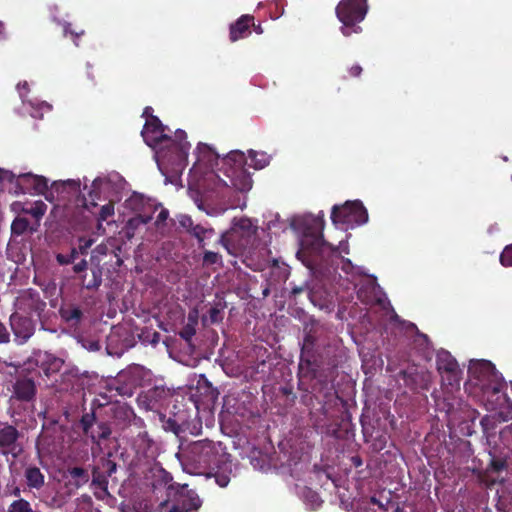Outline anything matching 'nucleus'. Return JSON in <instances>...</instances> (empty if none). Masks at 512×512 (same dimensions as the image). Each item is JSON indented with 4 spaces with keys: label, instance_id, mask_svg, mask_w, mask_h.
Returning a JSON list of instances; mask_svg holds the SVG:
<instances>
[{
    "label": "nucleus",
    "instance_id": "1",
    "mask_svg": "<svg viewBox=\"0 0 512 512\" xmlns=\"http://www.w3.org/2000/svg\"><path fill=\"white\" fill-rule=\"evenodd\" d=\"M196 162L189 172L190 196L200 210L213 214L205 207L204 202L194 191L205 189L214 191L219 197L231 201V208L244 209L245 198L238 194H246L252 188V178L244 169L245 165L260 170L267 167L272 155L264 151L248 150L247 155L240 150H232L220 156L212 147L199 143L196 147Z\"/></svg>",
    "mask_w": 512,
    "mask_h": 512
},
{
    "label": "nucleus",
    "instance_id": "2",
    "mask_svg": "<svg viewBox=\"0 0 512 512\" xmlns=\"http://www.w3.org/2000/svg\"><path fill=\"white\" fill-rule=\"evenodd\" d=\"M4 182L10 192L18 194L43 195L53 204L54 219L63 223H78L85 217L86 202L81 194L79 179L58 180L51 183L46 177L32 172L5 170Z\"/></svg>",
    "mask_w": 512,
    "mask_h": 512
},
{
    "label": "nucleus",
    "instance_id": "3",
    "mask_svg": "<svg viewBox=\"0 0 512 512\" xmlns=\"http://www.w3.org/2000/svg\"><path fill=\"white\" fill-rule=\"evenodd\" d=\"M169 129L160 120L151 116L146 120L141 132L145 143L154 150V158L163 175L181 174L187 165L190 143L186 141V132L176 130L174 139L168 136Z\"/></svg>",
    "mask_w": 512,
    "mask_h": 512
},
{
    "label": "nucleus",
    "instance_id": "4",
    "mask_svg": "<svg viewBox=\"0 0 512 512\" xmlns=\"http://www.w3.org/2000/svg\"><path fill=\"white\" fill-rule=\"evenodd\" d=\"M177 456L187 473L214 477L218 486H228L232 463L230 455L220 443L209 440L196 441L183 448Z\"/></svg>",
    "mask_w": 512,
    "mask_h": 512
},
{
    "label": "nucleus",
    "instance_id": "5",
    "mask_svg": "<svg viewBox=\"0 0 512 512\" xmlns=\"http://www.w3.org/2000/svg\"><path fill=\"white\" fill-rule=\"evenodd\" d=\"M356 288L358 299L366 306H369L363 318L366 319L370 326L375 327L379 322L374 317V313L377 310H381L385 316H389L391 322H401L400 317L378 285L376 277L363 274L361 267L354 265V290Z\"/></svg>",
    "mask_w": 512,
    "mask_h": 512
},
{
    "label": "nucleus",
    "instance_id": "6",
    "mask_svg": "<svg viewBox=\"0 0 512 512\" xmlns=\"http://www.w3.org/2000/svg\"><path fill=\"white\" fill-rule=\"evenodd\" d=\"M79 180L82 183L81 194L85 199L87 208L85 211V217L78 223H69L72 226L80 225L88 218L87 213L89 210V204L85 195L83 194L84 190H87L88 197L91 200L90 205L95 207L97 205V201L100 200H117L120 196V193L127 186L126 180L118 172L115 171L98 175L91 182L90 186H88L89 180L87 177H84L83 180Z\"/></svg>",
    "mask_w": 512,
    "mask_h": 512
},
{
    "label": "nucleus",
    "instance_id": "7",
    "mask_svg": "<svg viewBox=\"0 0 512 512\" xmlns=\"http://www.w3.org/2000/svg\"><path fill=\"white\" fill-rule=\"evenodd\" d=\"M257 230V224L251 219L235 218L231 229L222 234L220 243L229 254L245 257V261H249L251 249L256 242Z\"/></svg>",
    "mask_w": 512,
    "mask_h": 512
},
{
    "label": "nucleus",
    "instance_id": "8",
    "mask_svg": "<svg viewBox=\"0 0 512 512\" xmlns=\"http://www.w3.org/2000/svg\"><path fill=\"white\" fill-rule=\"evenodd\" d=\"M468 372L473 378L478 380L483 395L486 397L487 401L492 404V409L504 405L507 401V396L503 392L505 383L503 380L498 379L495 367L490 361H472Z\"/></svg>",
    "mask_w": 512,
    "mask_h": 512
},
{
    "label": "nucleus",
    "instance_id": "9",
    "mask_svg": "<svg viewBox=\"0 0 512 512\" xmlns=\"http://www.w3.org/2000/svg\"><path fill=\"white\" fill-rule=\"evenodd\" d=\"M159 207L160 205L152 199L141 193L133 192L123 203V214H133L127 221L128 231L134 233L141 226L146 225Z\"/></svg>",
    "mask_w": 512,
    "mask_h": 512
},
{
    "label": "nucleus",
    "instance_id": "10",
    "mask_svg": "<svg viewBox=\"0 0 512 512\" xmlns=\"http://www.w3.org/2000/svg\"><path fill=\"white\" fill-rule=\"evenodd\" d=\"M151 376L149 370L134 364L121 370L109 383V388L120 396L131 397L137 387L144 386L151 380Z\"/></svg>",
    "mask_w": 512,
    "mask_h": 512
},
{
    "label": "nucleus",
    "instance_id": "11",
    "mask_svg": "<svg viewBox=\"0 0 512 512\" xmlns=\"http://www.w3.org/2000/svg\"><path fill=\"white\" fill-rule=\"evenodd\" d=\"M16 90L23 106L29 111L31 117L41 119L44 114L52 111V105L50 103L38 99L27 98L30 92V84L27 81H20L16 85Z\"/></svg>",
    "mask_w": 512,
    "mask_h": 512
},
{
    "label": "nucleus",
    "instance_id": "12",
    "mask_svg": "<svg viewBox=\"0 0 512 512\" xmlns=\"http://www.w3.org/2000/svg\"><path fill=\"white\" fill-rule=\"evenodd\" d=\"M399 376L403 380L406 387L413 392L427 391L430 388L432 382V375L425 369H419L417 367H409L406 370H402Z\"/></svg>",
    "mask_w": 512,
    "mask_h": 512
},
{
    "label": "nucleus",
    "instance_id": "13",
    "mask_svg": "<svg viewBox=\"0 0 512 512\" xmlns=\"http://www.w3.org/2000/svg\"><path fill=\"white\" fill-rule=\"evenodd\" d=\"M202 501L193 490L183 486L176 493L175 504L167 507V512H197Z\"/></svg>",
    "mask_w": 512,
    "mask_h": 512
},
{
    "label": "nucleus",
    "instance_id": "14",
    "mask_svg": "<svg viewBox=\"0 0 512 512\" xmlns=\"http://www.w3.org/2000/svg\"><path fill=\"white\" fill-rule=\"evenodd\" d=\"M169 396V390L163 386H154L142 391L137 397L138 406L146 411H157Z\"/></svg>",
    "mask_w": 512,
    "mask_h": 512
},
{
    "label": "nucleus",
    "instance_id": "15",
    "mask_svg": "<svg viewBox=\"0 0 512 512\" xmlns=\"http://www.w3.org/2000/svg\"><path fill=\"white\" fill-rule=\"evenodd\" d=\"M10 325L14 333V340L18 344L25 343L34 332L32 321L28 317L20 315L19 312L11 315Z\"/></svg>",
    "mask_w": 512,
    "mask_h": 512
},
{
    "label": "nucleus",
    "instance_id": "16",
    "mask_svg": "<svg viewBox=\"0 0 512 512\" xmlns=\"http://www.w3.org/2000/svg\"><path fill=\"white\" fill-rule=\"evenodd\" d=\"M360 422L363 428V434L365 437H370L374 440H376L378 443L374 444V447L377 450H382L385 447L386 444V437H385V424L382 425L380 418H377L375 420L376 425L371 424L370 419L367 415H362L360 418Z\"/></svg>",
    "mask_w": 512,
    "mask_h": 512
},
{
    "label": "nucleus",
    "instance_id": "17",
    "mask_svg": "<svg viewBox=\"0 0 512 512\" xmlns=\"http://www.w3.org/2000/svg\"><path fill=\"white\" fill-rule=\"evenodd\" d=\"M331 219L337 229L346 232L352 222V201L347 200L342 205H335L332 209Z\"/></svg>",
    "mask_w": 512,
    "mask_h": 512
},
{
    "label": "nucleus",
    "instance_id": "18",
    "mask_svg": "<svg viewBox=\"0 0 512 512\" xmlns=\"http://www.w3.org/2000/svg\"><path fill=\"white\" fill-rule=\"evenodd\" d=\"M17 430L12 426L0 430V447L5 455L17 457L21 452V446L17 443Z\"/></svg>",
    "mask_w": 512,
    "mask_h": 512
},
{
    "label": "nucleus",
    "instance_id": "19",
    "mask_svg": "<svg viewBox=\"0 0 512 512\" xmlns=\"http://www.w3.org/2000/svg\"><path fill=\"white\" fill-rule=\"evenodd\" d=\"M335 487V500L334 503L347 511L351 512L352 508V494L350 492V485L348 479H337L333 481Z\"/></svg>",
    "mask_w": 512,
    "mask_h": 512
},
{
    "label": "nucleus",
    "instance_id": "20",
    "mask_svg": "<svg viewBox=\"0 0 512 512\" xmlns=\"http://www.w3.org/2000/svg\"><path fill=\"white\" fill-rule=\"evenodd\" d=\"M336 17L342 24L340 30L344 36L352 33V0H341L335 9Z\"/></svg>",
    "mask_w": 512,
    "mask_h": 512
},
{
    "label": "nucleus",
    "instance_id": "21",
    "mask_svg": "<svg viewBox=\"0 0 512 512\" xmlns=\"http://www.w3.org/2000/svg\"><path fill=\"white\" fill-rule=\"evenodd\" d=\"M437 369L439 372L448 373L454 380L459 372V366L456 359L450 352L441 350L436 357Z\"/></svg>",
    "mask_w": 512,
    "mask_h": 512
},
{
    "label": "nucleus",
    "instance_id": "22",
    "mask_svg": "<svg viewBox=\"0 0 512 512\" xmlns=\"http://www.w3.org/2000/svg\"><path fill=\"white\" fill-rule=\"evenodd\" d=\"M349 242L348 235H345V239L339 241V244L334 248L335 257L339 260L337 265H341V269L346 273L350 274L352 271V264L349 258Z\"/></svg>",
    "mask_w": 512,
    "mask_h": 512
},
{
    "label": "nucleus",
    "instance_id": "23",
    "mask_svg": "<svg viewBox=\"0 0 512 512\" xmlns=\"http://www.w3.org/2000/svg\"><path fill=\"white\" fill-rule=\"evenodd\" d=\"M15 305L17 310L26 312L27 310L39 311L45 304L39 300L38 295L26 291L17 298Z\"/></svg>",
    "mask_w": 512,
    "mask_h": 512
},
{
    "label": "nucleus",
    "instance_id": "24",
    "mask_svg": "<svg viewBox=\"0 0 512 512\" xmlns=\"http://www.w3.org/2000/svg\"><path fill=\"white\" fill-rule=\"evenodd\" d=\"M90 422L91 420L88 415L84 416L81 420V424L83 426L85 434L89 436L94 442L100 439H105L110 435L111 431L106 425L98 424L97 431H95Z\"/></svg>",
    "mask_w": 512,
    "mask_h": 512
},
{
    "label": "nucleus",
    "instance_id": "25",
    "mask_svg": "<svg viewBox=\"0 0 512 512\" xmlns=\"http://www.w3.org/2000/svg\"><path fill=\"white\" fill-rule=\"evenodd\" d=\"M36 361L41 364L46 375L57 372L63 365V360L48 352H40Z\"/></svg>",
    "mask_w": 512,
    "mask_h": 512
},
{
    "label": "nucleus",
    "instance_id": "26",
    "mask_svg": "<svg viewBox=\"0 0 512 512\" xmlns=\"http://www.w3.org/2000/svg\"><path fill=\"white\" fill-rule=\"evenodd\" d=\"M253 17L249 15L241 16L234 24L230 26V40L236 42L241 38H244Z\"/></svg>",
    "mask_w": 512,
    "mask_h": 512
},
{
    "label": "nucleus",
    "instance_id": "27",
    "mask_svg": "<svg viewBox=\"0 0 512 512\" xmlns=\"http://www.w3.org/2000/svg\"><path fill=\"white\" fill-rule=\"evenodd\" d=\"M25 479L29 488L40 489L45 483L44 474L38 467L29 466L25 469Z\"/></svg>",
    "mask_w": 512,
    "mask_h": 512
},
{
    "label": "nucleus",
    "instance_id": "28",
    "mask_svg": "<svg viewBox=\"0 0 512 512\" xmlns=\"http://www.w3.org/2000/svg\"><path fill=\"white\" fill-rule=\"evenodd\" d=\"M14 391L17 398L30 400L35 393L34 383L31 380L18 381L15 384Z\"/></svg>",
    "mask_w": 512,
    "mask_h": 512
},
{
    "label": "nucleus",
    "instance_id": "29",
    "mask_svg": "<svg viewBox=\"0 0 512 512\" xmlns=\"http://www.w3.org/2000/svg\"><path fill=\"white\" fill-rule=\"evenodd\" d=\"M368 11L367 0H354V34L361 32V27L356 23L361 22Z\"/></svg>",
    "mask_w": 512,
    "mask_h": 512
},
{
    "label": "nucleus",
    "instance_id": "30",
    "mask_svg": "<svg viewBox=\"0 0 512 512\" xmlns=\"http://www.w3.org/2000/svg\"><path fill=\"white\" fill-rule=\"evenodd\" d=\"M301 498H302L303 502L305 503L306 507L310 510H316L322 504V500L319 497V495L315 491H313L309 488H304L302 490Z\"/></svg>",
    "mask_w": 512,
    "mask_h": 512
},
{
    "label": "nucleus",
    "instance_id": "31",
    "mask_svg": "<svg viewBox=\"0 0 512 512\" xmlns=\"http://www.w3.org/2000/svg\"><path fill=\"white\" fill-rule=\"evenodd\" d=\"M47 211V205L42 200L28 201L26 214L31 215L37 222Z\"/></svg>",
    "mask_w": 512,
    "mask_h": 512
},
{
    "label": "nucleus",
    "instance_id": "32",
    "mask_svg": "<svg viewBox=\"0 0 512 512\" xmlns=\"http://www.w3.org/2000/svg\"><path fill=\"white\" fill-rule=\"evenodd\" d=\"M60 315L66 322L76 324L80 321L82 317V312L78 307L68 305L60 309Z\"/></svg>",
    "mask_w": 512,
    "mask_h": 512
},
{
    "label": "nucleus",
    "instance_id": "33",
    "mask_svg": "<svg viewBox=\"0 0 512 512\" xmlns=\"http://www.w3.org/2000/svg\"><path fill=\"white\" fill-rule=\"evenodd\" d=\"M369 220L368 211L362 201L354 199V225L366 224Z\"/></svg>",
    "mask_w": 512,
    "mask_h": 512
},
{
    "label": "nucleus",
    "instance_id": "34",
    "mask_svg": "<svg viewBox=\"0 0 512 512\" xmlns=\"http://www.w3.org/2000/svg\"><path fill=\"white\" fill-rule=\"evenodd\" d=\"M168 218H169L168 210L161 208V210L158 213V215L155 219V222H154V226H155L157 233L164 235L168 231V226H169Z\"/></svg>",
    "mask_w": 512,
    "mask_h": 512
},
{
    "label": "nucleus",
    "instance_id": "35",
    "mask_svg": "<svg viewBox=\"0 0 512 512\" xmlns=\"http://www.w3.org/2000/svg\"><path fill=\"white\" fill-rule=\"evenodd\" d=\"M30 227L28 220L23 216H16L11 224V231L13 235H21Z\"/></svg>",
    "mask_w": 512,
    "mask_h": 512
},
{
    "label": "nucleus",
    "instance_id": "36",
    "mask_svg": "<svg viewBox=\"0 0 512 512\" xmlns=\"http://www.w3.org/2000/svg\"><path fill=\"white\" fill-rule=\"evenodd\" d=\"M7 512H35L31 504L25 499H17L13 501L7 509Z\"/></svg>",
    "mask_w": 512,
    "mask_h": 512
},
{
    "label": "nucleus",
    "instance_id": "37",
    "mask_svg": "<svg viewBox=\"0 0 512 512\" xmlns=\"http://www.w3.org/2000/svg\"><path fill=\"white\" fill-rule=\"evenodd\" d=\"M151 445L150 439H148L147 434L140 433L135 441V449L138 454L146 455Z\"/></svg>",
    "mask_w": 512,
    "mask_h": 512
},
{
    "label": "nucleus",
    "instance_id": "38",
    "mask_svg": "<svg viewBox=\"0 0 512 512\" xmlns=\"http://www.w3.org/2000/svg\"><path fill=\"white\" fill-rule=\"evenodd\" d=\"M115 417L123 421H130L135 417L134 411L126 404H118L115 408Z\"/></svg>",
    "mask_w": 512,
    "mask_h": 512
},
{
    "label": "nucleus",
    "instance_id": "39",
    "mask_svg": "<svg viewBox=\"0 0 512 512\" xmlns=\"http://www.w3.org/2000/svg\"><path fill=\"white\" fill-rule=\"evenodd\" d=\"M109 202L105 205H103L100 209L99 213V222L107 221L110 217L114 215L115 209H114V201L115 200H108Z\"/></svg>",
    "mask_w": 512,
    "mask_h": 512
},
{
    "label": "nucleus",
    "instance_id": "40",
    "mask_svg": "<svg viewBox=\"0 0 512 512\" xmlns=\"http://www.w3.org/2000/svg\"><path fill=\"white\" fill-rule=\"evenodd\" d=\"M490 470L494 473H499L507 469L508 464L505 458L493 457L490 462Z\"/></svg>",
    "mask_w": 512,
    "mask_h": 512
},
{
    "label": "nucleus",
    "instance_id": "41",
    "mask_svg": "<svg viewBox=\"0 0 512 512\" xmlns=\"http://www.w3.org/2000/svg\"><path fill=\"white\" fill-rule=\"evenodd\" d=\"M189 321H192L193 324H187L180 332V336L186 341H190L195 334L196 316L189 315Z\"/></svg>",
    "mask_w": 512,
    "mask_h": 512
},
{
    "label": "nucleus",
    "instance_id": "42",
    "mask_svg": "<svg viewBox=\"0 0 512 512\" xmlns=\"http://www.w3.org/2000/svg\"><path fill=\"white\" fill-rule=\"evenodd\" d=\"M63 33L65 36H69L73 40L75 45H78L77 39L84 34V30L83 29H80L78 31L72 30L71 25L69 23L65 22V23H63Z\"/></svg>",
    "mask_w": 512,
    "mask_h": 512
},
{
    "label": "nucleus",
    "instance_id": "43",
    "mask_svg": "<svg viewBox=\"0 0 512 512\" xmlns=\"http://www.w3.org/2000/svg\"><path fill=\"white\" fill-rule=\"evenodd\" d=\"M500 263L505 267H512V244L503 249L500 255Z\"/></svg>",
    "mask_w": 512,
    "mask_h": 512
},
{
    "label": "nucleus",
    "instance_id": "44",
    "mask_svg": "<svg viewBox=\"0 0 512 512\" xmlns=\"http://www.w3.org/2000/svg\"><path fill=\"white\" fill-rule=\"evenodd\" d=\"M27 206H28V201H26V202L15 201L11 204L10 209L17 216H21V214H26Z\"/></svg>",
    "mask_w": 512,
    "mask_h": 512
},
{
    "label": "nucleus",
    "instance_id": "45",
    "mask_svg": "<svg viewBox=\"0 0 512 512\" xmlns=\"http://www.w3.org/2000/svg\"><path fill=\"white\" fill-rule=\"evenodd\" d=\"M70 474L73 478L81 480L83 483L88 481V475L86 471L80 467H74Z\"/></svg>",
    "mask_w": 512,
    "mask_h": 512
},
{
    "label": "nucleus",
    "instance_id": "46",
    "mask_svg": "<svg viewBox=\"0 0 512 512\" xmlns=\"http://www.w3.org/2000/svg\"><path fill=\"white\" fill-rule=\"evenodd\" d=\"M220 256L218 253L207 251L204 254V262L208 264H215L219 261Z\"/></svg>",
    "mask_w": 512,
    "mask_h": 512
},
{
    "label": "nucleus",
    "instance_id": "47",
    "mask_svg": "<svg viewBox=\"0 0 512 512\" xmlns=\"http://www.w3.org/2000/svg\"><path fill=\"white\" fill-rule=\"evenodd\" d=\"M212 232L213 231L211 229L208 230V229L201 228L199 226L194 228V234L199 239L200 242L203 241V239L207 236V234H212Z\"/></svg>",
    "mask_w": 512,
    "mask_h": 512
},
{
    "label": "nucleus",
    "instance_id": "48",
    "mask_svg": "<svg viewBox=\"0 0 512 512\" xmlns=\"http://www.w3.org/2000/svg\"><path fill=\"white\" fill-rule=\"evenodd\" d=\"M92 483L94 485H98L102 489V493H106V487H105V480L101 478L99 475H96V472L93 474V481Z\"/></svg>",
    "mask_w": 512,
    "mask_h": 512
},
{
    "label": "nucleus",
    "instance_id": "49",
    "mask_svg": "<svg viewBox=\"0 0 512 512\" xmlns=\"http://www.w3.org/2000/svg\"><path fill=\"white\" fill-rule=\"evenodd\" d=\"M83 347L89 351H98L100 348V345L97 341L87 340V341L83 342Z\"/></svg>",
    "mask_w": 512,
    "mask_h": 512
},
{
    "label": "nucleus",
    "instance_id": "50",
    "mask_svg": "<svg viewBox=\"0 0 512 512\" xmlns=\"http://www.w3.org/2000/svg\"><path fill=\"white\" fill-rule=\"evenodd\" d=\"M178 222H179V224H180L182 227L187 228V229H188V228H190V227H191V225H192V220H191V218H190L189 216H187V215H180V216L178 217Z\"/></svg>",
    "mask_w": 512,
    "mask_h": 512
},
{
    "label": "nucleus",
    "instance_id": "51",
    "mask_svg": "<svg viewBox=\"0 0 512 512\" xmlns=\"http://www.w3.org/2000/svg\"><path fill=\"white\" fill-rule=\"evenodd\" d=\"M8 340L9 332L3 324H0V343H6Z\"/></svg>",
    "mask_w": 512,
    "mask_h": 512
},
{
    "label": "nucleus",
    "instance_id": "52",
    "mask_svg": "<svg viewBox=\"0 0 512 512\" xmlns=\"http://www.w3.org/2000/svg\"><path fill=\"white\" fill-rule=\"evenodd\" d=\"M86 267H87V262L85 260H82L81 262L77 263L74 266V271L76 273H79V272L83 271L84 269H86Z\"/></svg>",
    "mask_w": 512,
    "mask_h": 512
},
{
    "label": "nucleus",
    "instance_id": "53",
    "mask_svg": "<svg viewBox=\"0 0 512 512\" xmlns=\"http://www.w3.org/2000/svg\"><path fill=\"white\" fill-rule=\"evenodd\" d=\"M312 221H313V223H314L316 228L322 229V227H323V215L314 217L312 219Z\"/></svg>",
    "mask_w": 512,
    "mask_h": 512
},
{
    "label": "nucleus",
    "instance_id": "54",
    "mask_svg": "<svg viewBox=\"0 0 512 512\" xmlns=\"http://www.w3.org/2000/svg\"><path fill=\"white\" fill-rule=\"evenodd\" d=\"M219 311L216 308H211L209 311L211 322H216L218 319Z\"/></svg>",
    "mask_w": 512,
    "mask_h": 512
},
{
    "label": "nucleus",
    "instance_id": "55",
    "mask_svg": "<svg viewBox=\"0 0 512 512\" xmlns=\"http://www.w3.org/2000/svg\"><path fill=\"white\" fill-rule=\"evenodd\" d=\"M57 261L60 263V264H68L70 263V258L65 256V255H62V254H58L57 255Z\"/></svg>",
    "mask_w": 512,
    "mask_h": 512
},
{
    "label": "nucleus",
    "instance_id": "56",
    "mask_svg": "<svg viewBox=\"0 0 512 512\" xmlns=\"http://www.w3.org/2000/svg\"><path fill=\"white\" fill-rule=\"evenodd\" d=\"M5 38H6L5 25L3 22L0 21V40H3Z\"/></svg>",
    "mask_w": 512,
    "mask_h": 512
},
{
    "label": "nucleus",
    "instance_id": "57",
    "mask_svg": "<svg viewBox=\"0 0 512 512\" xmlns=\"http://www.w3.org/2000/svg\"><path fill=\"white\" fill-rule=\"evenodd\" d=\"M152 108L151 107H146L143 111V116L147 119H149L151 116H153L152 114Z\"/></svg>",
    "mask_w": 512,
    "mask_h": 512
},
{
    "label": "nucleus",
    "instance_id": "58",
    "mask_svg": "<svg viewBox=\"0 0 512 512\" xmlns=\"http://www.w3.org/2000/svg\"><path fill=\"white\" fill-rule=\"evenodd\" d=\"M362 465V459L359 456H354V467H360Z\"/></svg>",
    "mask_w": 512,
    "mask_h": 512
},
{
    "label": "nucleus",
    "instance_id": "59",
    "mask_svg": "<svg viewBox=\"0 0 512 512\" xmlns=\"http://www.w3.org/2000/svg\"><path fill=\"white\" fill-rule=\"evenodd\" d=\"M353 71H354V76H358V75H360L362 68L360 66L354 65Z\"/></svg>",
    "mask_w": 512,
    "mask_h": 512
},
{
    "label": "nucleus",
    "instance_id": "60",
    "mask_svg": "<svg viewBox=\"0 0 512 512\" xmlns=\"http://www.w3.org/2000/svg\"><path fill=\"white\" fill-rule=\"evenodd\" d=\"M247 265L252 267L254 270H257V269L261 268L260 264H252L251 262H247Z\"/></svg>",
    "mask_w": 512,
    "mask_h": 512
},
{
    "label": "nucleus",
    "instance_id": "61",
    "mask_svg": "<svg viewBox=\"0 0 512 512\" xmlns=\"http://www.w3.org/2000/svg\"><path fill=\"white\" fill-rule=\"evenodd\" d=\"M99 284H100V280L95 279L93 284H87L86 287L87 288L97 287Z\"/></svg>",
    "mask_w": 512,
    "mask_h": 512
},
{
    "label": "nucleus",
    "instance_id": "62",
    "mask_svg": "<svg viewBox=\"0 0 512 512\" xmlns=\"http://www.w3.org/2000/svg\"><path fill=\"white\" fill-rule=\"evenodd\" d=\"M91 245H92V240H88L85 242V244L83 246H81V248L88 249Z\"/></svg>",
    "mask_w": 512,
    "mask_h": 512
},
{
    "label": "nucleus",
    "instance_id": "63",
    "mask_svg": "<svg viewBox=\"0 0 512 512\" xmlns=\"http://www.w3.org/2000/svg\"><path fill=\"white\" fill-rule=\"evenodd\" d=\"M115 335H116V331L112 332L110 334V336L108 337V340H109L110 343H112L114 341Z\"/></svg>",
    "mask_w": 512,
    "mask_h": 512
},
{
    "label": "nucleus",
    "instance_id": "64",
    "mask_svg": "<svg viewBox=\"0 0 512 512\" xmlns=\"http://www.w3.org/2000/svg\"><path fill=\"white\" fill-rule=\"evenodd\" d=\"M254 29H255V32L258 33V34H261L263 32L262 27L260 25L255 26Z\"/></svg>",
    "mask_w": 512,
    "mask_h": 512
}]
</instances>
